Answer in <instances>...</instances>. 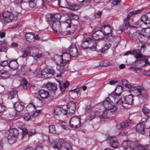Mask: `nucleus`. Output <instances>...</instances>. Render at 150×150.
I'll list each match as a JSON object with an SVG mask.
<instances>
[{
    "mask_svg": "<svg viewBox=\"0 0 150 150\" xmlns=\"http://www.w3.org/2000/svg\"><path fill=\"white\" fill-rule=\"evenodd\" d=\"M88 117L90 118V120L91 121L94 119L96 115V112L93 111L91 110L88 112Z\"/></svg>",
    "mask_w": 150,
    "mask_h": 150,
    "instance_id": "58836bf2",
    "label": "nucleus"
},
{
    "mask_svg": "<svg viewBox=\"0 0 150 150\" xmlns=\"http://www.w3.org/2000/svg\"><path fill=\"white\" fill-rule=\"evenodd\" d=\"M23 131V134H26L28 133V130L25 127H23L21 128Z\"/></svg>",
    "mask_w": 150,
    "mask_h": 150,
    "instance_id": "6e6d98bb",
    "label": "nucleus"
},
{
    "mask_svg": "<svg viewBox=\"0 0 150 150\" xmlns=\"http://www.w3.org/2000/svg\"><path fill=\"white\" fill-rule=\"evenodd\" d=\"M9 67L13 69H16L18 67V63L16 60L10 61L8 64Z\"/></svg>",
    "mask_w": 150,
    "mask_h": 150,
    "instance_id": "b1692460",
    "label": "nucleus"
},
{
    "mask_svg": "<svg viewBox=\"0 0 150 150\" xmlns=\"http://www.w3.org/2000/svg\"><path fill=\"white\" fill-rule=\"evenodd\" d=\"M36 0H30L29 1V6L32 8L36 6Z\"/></svg>",
    "mask_w": 150,
    "mask_h": 150,
    "instance_id": "a18cd8bd",
    "label": "nucleus"
},
{
    "mask_svg": "<svg viewBox=\"0 0 150 150\" xmlns=\"http://www.w3.org/2000/svg\"><path fill=\"white\" fill-rule=\"evenodd\" d=\"M103 105L105 109L110 110L111 112H115L118 108H119V107L117 106L116 104V105H115L108 98L103 101Z\"/></svg>",
    "mask_w": 150,
    "mask_h": 150,
    "instance_id": "39448f33",
    "label": "nucleus"
},
{
    "mask_svg": "<svg viewBox=\"0 0 150 150\" xmlns=\"http://www.w3.org/2000/svg\"><path fill=\"white\" fill-rule=\"evenodd\" d=\"M141 50L139 49H137L136 50H133V52L131 51H128L126 52L125 54L126 55H128L129 54H132L134 56V57L137 59L141 58L143 59V56L142 54L140 53Z\"/></svg>",
    "mask_w": 150,
    "mask_h": 150,
    "instance_id": "ddd939ff",
    "label": "nucleus"
},
{
    "mask_svg": "<svg viewBox=\"0 0 150 150\" xmlns=\"http://www.w3.org/2000/svg\"><path fill=\"white\" fill-rule=\"evenodd\" d=\"M110 137L111 139L110 140L111 142L110 144L112 145V146L113 148H117L119 145V143L117 140L116 139L114 136H110Z\"/></svg>",
    "mask_w": 150,
    "mask_h": 150,
    "instance_id": "6ab92c4d",
    "label": "nucleus"
},
{
    "mask_svg": "<svg viewBox=\"0 0 150 150\" xmlns=\"http://www.w3.org/2000/svg\"><path fill=\"white\" fill-rule=\"evenodd\" d=\"M4 19L8 22H11L12 20H16L17 19V14L15 13L14 14L8 11H5L3 13Z\"/></svg>",
    "mask_w": 150,
    "mask_h": 150,
    "instance_id": "6e6552de",
    "label": "nucleus"
},
{
    "mask_svg": "<svg viewBox=\"0 0 150 150\" xmlns=\"http://www.w3.org/2000/svg\"><path fill=\"white\" fill-rule=\"evenodd\" d=\"M70 20H67L66 22H64L63 23V25L64 26L66 27V28H70L71 25L70 24Z\"/></svg>",
    "mask_w": 150,
    "mask_h": 150,
    "instance_id": "49530a36",
    "label": "nucleus"
},
{
    "mask_svg": "<svg viewBox=\"0 0 150 150\" xmlns=\"http://www.w3.org/2000/svg\"><path fill=\"white\" fill-rule=\"evenodd\" d=\"M122 145L124 147V150H127L128 147H131V142L130 141H124L123 142Z\"/></svg>",
    "mask_w": 150,
    "mask_h": 150,
    "instance_id": "473e14b6",
    "label": "nucleus"
},
{
    "mask_svg": "<svg viewBox=\"0 0 150 150\" xmlns=\"http://www.w3.org/2000/svg\"><path fill=\"white\" fill-rule=\"evenodd\" d=\"M142 36V34L138 32H136L133 33L132 38L134 41L136 42H137L140 41V39Z\"/></svg>",
    "mask_w": 150,
    "mask_h": 150,
    "instance_id": "a211bd4d",
    "label": "nucleus"
},
{
    "mask_svg": "<svg viewBox=\"0 0 150 150\" xmlns=\"http://www.w3.org/2000/svg\"><path fill=\"white\" fill-rule=\"evenodd\" d=\"M69 9L73 10H77L80 8V6L79 5L74 4L69 5Z\"/></svg>",
    "mask_w": 150,
    "mask_h": 150,
    "instance_id": "2f4dec72",
    "label": "nucleus"
},
{
    "mask_svg": "<svg viewBox=\"0 0 150 150\" xmlns=\"http://www.w3.org/2000/svg\"><path fill=\"white\" fill-rule=\"evenodd\" d=\"M122 83L123 85H124L126 88H127L129 89H131L132 86L131 85L128 83L127 81L125 80H123L122 81Z\"/></svg>",
    "mask_w": 150,
    "mask_h": 150,
    "instance_id": "e433bc0d",
    "label": "nucleus"
},
{
    "mask_svg": "<svg viewBox=\"0 0 150 150\" xmlns=\"http://www.w3.org/2000/svg\"><path fill=\"white\" fill-rule=\"evenodd\" d=\"M63 146L67 150H72L70 143L67 142H64L63 144Z\"/></svg>",
    "mask_w": 150,
    "mask_h": 150,
    "instance_id": "37998d69",
    "label": "nucleus"
},
{
    "mask_svg": "<svg viewBox=\"0 0 150 150\" xmlns=\"http://www.w3.org/2000/svg\"><path fill=\"white\" fill-rule=\"evenodd\" d=\"M35 132V130L34 129H31L29 132V135L30 136L34 134Z\"/></svg>",
    "mask_w": 150,
    "mask_h": 150,
    "instance_id": "680f3d73",
    "label": "nucleus"
},
{
    "mask_svg": "<svg viewBox=\"0 0 150 150\" xmlns=\"http://www.w3.org/2000/svg\"><path fill=\"white\" fill-rule=\"evenodd\" d=\"M18 91L16 90H13L9 94L8 98L9 99H12L15 96H16V94Z\"/></svg>",
    "mask_w": 150,
    "mask_h": 150,
    "instance_id": "c9c22d12",
    "label": "nucleus"
},
{
    "mask_svg": "<svg viewBox=\"0 0 150 150\" xmlns=\"http://www.w3.org/2000/svg\"><path fill=\"white\" fill-rule=\"evenodd\" d=\"M62 57V61L60 62V64L58 65L57 67V69L60 71H62L64 69V66L70 59L71 56L69 53L65 52L63 53Z\"/></svg>",
    "mask_w": 150,
    "mask_h": 150,
    "instance_id": "423d86ee",
    "label": "nucleus"
},
{
    "mask_svg": "<svg viewBox=\"0 0 150 150\" xmlns=\"http://www.w3.org/2000/svg\"><path fill=\"white\" fill-rule=\"evenodd\" d=\"M56 97L54 93H51L50 96V98L52 99H56Z\"/></svg>",
    "mask_w": 150,
    "mask_h": 150,
    "instance_id": "052dcab7",
    "label": "nucleus"
},
{
    "mask_svg": "<svg viewBox=\"0 0 150 150\" xmlns=\"http://www.w3.org/2000/svg\"><path fill=\"white\" fill-rule=\"evenodd\" d=\"M40 96L42 99L47 98L49 95V92L44 90H41L39 91Z\"/></svg>",
    "mask_w": 150,
    "mask_h": 150,
    "instance_id": "aec40b11",
    "label": "nucleus"
},
{
    "mask_svg": "<svg viewBox=\"0 0 150 150\" xmlns=\"http://www.w3.org/2000/svg\"><path fill=\"white\" fill-rule=\"evenodd\" d=\"M62 109L59 107H57L54 109V112L56 115L61 114L62 113Z\"/></svg>",
    "mask_w": 150,
    "mask_h": 150,
    "instance_id": "ea45409f",
    "label": "nucleus"
},
{
    "mask_svg": "<svg viewBox=\"0 0 150 150\" xmlns=\"http://www.w3.org/2000/svg\"><path fill=\"white\" fill-rule=\"evenodd\" d=\"M100 65L101 66L106 67L109 65V64L108 62L107 61H105L102 62L100 63Z\"/></svg>",
    "mask_w": 150,
    "mask_h": 150,
    "instance_id": "603ef678",
    "label": "nucleus"
},
{
    "mask_svg": "<svg viewBox=\"0 0 150 150\" xmlns=\"http://www.w3.org/2000/svg\"><path fill=\"white\" fill-rule=\"evenodd\" d=\"M49 132L54 134L56 133V129L55 126L54 125H50L49 127Z\"/></svg>",
    "mask_w": 150,
    "mask_h": 150,
    "instance_id": "79ce46f5",
    "label": "nucleus"
},
{
    "mask_svg": "<svg viewBox=\"0 0 150 150\" xmlns=\"http://www.w3.org/2000/svg\"><path fill=\"white\" fill-rule=\"evenodd\" d=\"M93 0H83L81 3V5L82 6L86 7L90 6L92 1Z\"/></svg>",
    "mask_w": 150,
    "mask_h": 150,
    "instance_id": "c85d7f7f",
    "label": "nucleus"
},
{
    "mask_svg": "<svg viewBox=\"0 0 150 150\" xmlns=\"http://www.w3.org/2000/svg\"><path fill=\"white\" fill-rule=\"evenodd\" d=\"M131 91L134 96L142 99H146L148 97L146 90L143 87L132 85Z\"/></svg>",
    "mask_w": 150,
    "mask_h": 150,
    "instance_id": "f257e3e1",
    "label": "nucleus"
},
{
    "mask_svg": "<svg viewBox=\"0 0 150 150\" xmlns=\"http://www.w3.org/2000/svg\"><path fill=\"white\" fill-rule=\"evenodd\" d=\"M91 106L90 105L86 106L85 108L86 112L88 113L89 112H90L91 110H90L91 109Z\"/></svg>",
    "mask_w": 150,
    "mask_h": 150,
    "instance_id": "4d7b16f0",
    "label": "nucleus"
},
{
    "mask_svg": "<svg viewBox=\"0 0 150 150\" xmlns=\"http://www.w3.org/2000/svg\"><path fill=\"white\" fill-rule=\"evenodd\" d=\"M67 51L72 57H76L79 55L77 48L74 44H71L67 49Z\"/></svg>",
    "mask_w": 150,
    "mask_h": 150,
    "instance_id": "9d476101",
    "label": "nucleus"
},
{
    "mask_svg": "<svg viewBox=\"0 0 150 150\" xmlns=\"http://www.w3.org/2000/svg\"><path fill=\"white\" fill-rule=\"evenodd\" d=\"M121 0H114L113 2V4L114 5H117V4Z\"/></svg>",
    "mask_w": 150,
    "mask_h": 150,
    "instance_id": "69168bd1",
    "label": "nucleus"
},
{
    "mask_svg": "<svg viewBox=\"0 0 150 150\" xmlns=\"http://www.w3.org/2000/svg\"><path fill=\"white\" fill-rule=\"evenodd\" d=\"M148 145H146L144 146L140 145L134 148L133 150H146L148 149Z\"/></svg>",
    "mask_w": 150,
    "mask_h": 150,
    "instance_id": "f704fd0d",
    "label": "nucleus"
},
{
    "mask_svg": "<svg viewBox=\"0 0 150 150\" xmlns=\"http://www.w3.org/2000/svg\"><path fill=\"white\" fill-rule=\"evenodd\" d=\"M6 33L4 32H0V37L1 38H3L5 37Z\"/></svg>",
    "mask_w": 150,
    "mask_h": 150,
    "instance_id": "338daca9",
    "label": "nucleus"
},
{
    "mask_svg": "<svg viewBox=\"0 0 150 150\" xmlns=\"http://www.w3.org/2000/svg\"><path fill=\"white\" fill-rule=\"evenodd\" d=\"M147 119V117H146L142 118L139 123H141L144 125L146 122Z\"/></svg>",
    "mask_w": 150,
    "mask_h": 150,
    "instance_id": "864d4df0",
    "label": "nucleus"
},
{
    "mask_svg": "<svg viewBox=\"0 0 150 150\" xmlns=\"http://www.w3.org/2000/svg\"><path fill=\"white\" fill-rule=\"evenodd\" d=\"M81 120L79 118L77 117H72L69 122L70 126L72 128H76L80 127Z\"/></svg>",
    "mask_w": 150,
    "mask_h": 150,
    "instance_id": "1a4fd4ad",
    "label": "nucleus"
},
{
    "mask_svg": "<svg viewBox=\"0 0 150 150\" xmlns=\"http://www.w3.org/2000/svg\"><path fill=\"white\" fill-rule=\"evenodd\" d=\"M101 31L104 33V35H106V38L108 36L112 35L113 33H110L111 29L110 27L108 26L104 25L101 27Z\"/></svg>",
    "mask_w": 150,
    "mask_h": 150,
    "instance_id": "2eb2a0df",
    "label": "nucleus"
},
{
    "mask_svg": "<svg viewBox=\"0 0 150 150\" xmlns=\"http://www.w3.org/2000/svg\"><path fill=\"white\" fill-rule=\"evenodd\" d=\"M80 46L83 50L89 49L95 51L96 49V43L91 38L88 37L83 40Z\"/></svg>",
    "mask_w": 150,
    "mask_h": 150,
    "instance_id": "f03ea898",
    "label": "nucleus"
},
{
    "mask_svg": "<svg viewBox=\"0 0 150 150\" xmlns=\"http://www.w3.org/2000/svg\"><path fill=\"white\" fill-rule=\"evenodd\" d=\"M148 18V17L145 15H143L141 17V21L143 23H144Z\"/></svg>",
    "mask_w": 150,
    "mask_h": 150,
    "instance_id": "5fc2aeb1",
    "label": "nucleus"
},
{
    "mask_svg": "<svg viewBox=\"0 0 150 150\" xmlns=\"http://www.w3.org/2000/svg\"><path fill=\"white\" fill-rule=\"evenodd\" d=\"M121 123L122 128H126L129 125V123L128 122V121L127 122H122Z\"/></svg>",
    "mask_w": 150,
    "mask_h": 150,
    "instance_id": "3c124183",
    "label": "nucleus"
},
{
    "mask_svg": "<svg viewBox=\"0 0 150 150\" xmlns=\"http://www.w3.org/2000/svg\"><path fill=\"white\" fill-rule=\"evenodd\" d=\"M3 44H1L0 46V52L3 51L4 50H6V45L7 44L6 42H3Z\"/></svg>",
    "mask_w": 150,
    "mask_h": 150,
    "instance_id": "a19ab883",
    "label": "nucleus"
},
{
    "mask_svg": "<svg viewBox=\"0 0 150 150\" xmlns=\"http://www.w3.org/2000/svg\"><path fill=\"white\" fill-rule=\"evenodd\" d=\"M6 137L8 142L11 144L14 143L16 141L19 132L16 129H11L6 133Z\"/></svg>",
    "mask_w": 150,
    "mask_h": 150,
    "instance_id": "7ed1b4c3",
    "label": "nucleus"
},
{
    "mask_svg": "<svg viewBox=\"0 0 150 150\" xmlns=\"http://www.w3.org/2000/svg\"><path fill=\"white\" fill-rule=\"evenodd\" d=\"M30 115L28 114H27L25 115L23 117V119L24 120L28 121L29 120L30 118Z\"/></svg>",
    "mask_w": 150,
    "mask_h": 150,
    "instance_id": "bf43d9fd",
    "label": "nucleus"
},
{
    "mask_svg": "<svg viewBox=\"0 0 150 150\" xmlns=\"http://www.w3.org/2000/svg\"><path fill=\"white\" fill-rule=\"evenodd\" d=\"M122 91V87L120 86H118L116 88L115 92V96L116 98L119 97L121 94Z\"/></svg>",
    "mask_w": 150,
    "mask_h": 150,
    "instance_id": "bb28decb",
    "label": "nucleus"
},
{
    "mask_svg": "<svg viewBox=\"0 0 150 150\" xmlns=\"http://www.w3.org/2000/svg\"><path fill=\"white\" fill-rule=\"evenodd\" d=\"M23 87L24 89H27L30 87V85L25 79H23Z\"/></svg>",
    "mask_w": 150,
    "mask_h": 150,
    "instance_id": "72a5a7b5",
    "label": "nucleus"
},
{
    "mask_svg": "<svg viewBox=\"0 0 150 150\" xmlns=\"http://www.w3.org/2000/svg\"><path fill=\"white\" fill-rule=\"evenodd\" d=\"M129 19H128L127 18L124 20V24L125 26L129 24V21H128Z\"/></svg>",
    "mask_w": 150,
    "mask_h": 150,
    "instance_id": "e2e57ef3",
    "label": "nucleus"
},
{
    "mask_svg": "<svg viewBox=\"0 0 150 150\" xmlns=\"http://www.w3.org/2000/svg\"><path fill=\"white\" fill-rule=\"evenodd\" d=\"M104 36V33L102 32V31L99 30L93 33L92 35V37L91 38L95 41V40H98L103 38Z\"/></svg>",
    "mask_w": 150,
    "mask_h": 150,
    "instance_id": "dca6fc26",
    "label": "nucleus"
},
{
    "mask_svg": "<svg viewBox=\"0 0 150 150\" xmlns=\"http://www.w3.org/2000/svg\"><path fill=\"white\" fill-rule=\"evenodd\" d=\"M142 110L144 114L146 115H148L150 112V110L146 107H143Z\"/></svg>",
    "mask_w": 150,
    "mask_h": 150,
    "instance_id": "c03bdc74",
    "label": "nucleus"
},
{
    "mask_svg": "<svg viewBox=\"0 0 150 150\" xmlns=\"http://www.w3.org/2000/svg\"><path fill=\"white\" fill-rule=\"evenodd\" d=\"M67 107L68 113H73L76 110V104L72 101H71L67 104Z\"/></svg>",
    "mask_w": 150,
    "mask_h": 150,
    "instance_id": "4468645a",
    "label": "nucleus"
},
{
    "mask_svg": "<svg viewBox=\"0 0 150 150\" xmlns=\"http://www.w3.org/2000/svg\"><path fill=\"white\" fill-rule=\"evenodd\" d=\"M106 38L109 40L112 39V40L116 45H117L121 40V38L120 36L114 35L113 34L112 35L108 36Z\"/></svg>",
    "mask_w": 150,
    "mask_h": 150,
    "instance_id": "f3484780",
    "label": "nucleus"
},
{
    "mask_svg": "<svg viewBox=\"0 0 150 150\" xmlns=\"http://www.w3.org/2000/svg\"><path fill=\"white\" fill-rule=\"evenodd\" d=\"M140 60H142L143 61H144L146 64H148V59H145V57L143 56V59L141 58Z\"/></svg>",
    "mask_w": 150,
    "mask_h": 150,
    "instance_id": "0e129e2a",
    "label": "nucleus"
},
{
    "mask_svg": "<svg viewBox=\"0 0 150 150\" xmlns=\"http://www.w3.org/2000/svg\"><path fill=\"white\" fill-rule=\"evenodd\" d=\"M53 59L57 64H58L59 62L60 63V62L62 61V55L60 56L58 55H55L54 56Z\"/></svg>",
    "mask_w": 150,
    "mask_h": 150,
    "instance_id": "cd10ccee",
    "label": "nucleus"
},
{
    "mask_svg": "<svg viewBox=\"0 0 150 150\" xmlns=\"http://www.w3.org/2000/svg\"><path fill=\"white\" fill-rule=\"evenodd\" d=\"M109 47H110L109 45L106 44L103 48L99 50V52L101 53L104 54L107 52Z\"/></svg>",
    "mask_w": 150,
    "mask_h": 150,
    "instance_id": "7c9ffc66",
    "label": "nucleus"
},
{
    "mask_svg": "<svg viewBox=\"0 0 150 150\" xmlns=\"http://www.w3.org/2000/svg\"><path fill=\"white\" fill-rule=\"evenodd\" d=\"M133 103V97L132 95H129L125 96H123L121 99H119L116 102V104L119 108L121 109L122 107L124 108V105L127 104L131 105Z\"/></svg>",
    "mask_w": 150,
    "mask_h": 150,
    "instance_id": "20e7f679",
    "label": "nucleus"
},
{
    "mask_svg": "<svg viewBox=\"0 0 150 150\" xmlns=\"http://www.w3.org/2000/svg\"><path fill=\"white\" fill-rule=\"evenodd\" d=\"M0 74L1 75V77L3 79L7 78L10 76V74L6 70H4L1 71Z\"/></svg>",
    "mask_w": 150,
    "mask_h": 150,
    "instance_id": "c756f323",
    "label": "nucleus"
},
{
    "mask_svg": "<svg viewBox=\"0 0 150 150\" xmlns=\"http://www.w3.org/2000/svg\"><path fill=\"white\" fill-rule=\"evenodd\" d=\"M14 107L15 110L17 112L22 111L24 108V106L19 102H16L15 103Z\"/></svg>",
    "mask_w": 150,
    "mask_h": 150,
    "instance_id": "5701e85b",
    "label": "nucleus"
},
{
    "mask_svg": "<svg viewBox=\"0 0 150 150\" xmlns=\"http://www.w3.org/2000/svg\"><path fill=\"white\" fill-rule=\"evenodd\" d=\"M30 54V51L25 50L23 51V55L22 57H25L28 55H29Z\"/></svg>",
    "mask_w": 150,
    "mask_h": 150,
    "instance_id": "8fccbe9b",
    "label": "nucleus"
},
{
    "mask_svg": "<svg viewBox=\"0 0 150 150\" xmlns=\"http://www.w3.org/2000/svg\"><path fill=\"white\" fill-rule=\"evenodd\" d=\"M26 40L27 41L32 42L34 41L35 35L32 33H27L25 36Z\"/></svg>",
    "mask_w": 150,
    "mask_h": 150,
    "instance_id": "412c9836",
    "label": "nucleus"
},
{
    "mask_svg": "<svg viewBox=\"0 0 150 150\" xmlns=\"http://www.w3.org/2000/svg\"><path fill=\"white\" fill-rule=\"evenodd\" d=\"M54 73L53 70L51 69H46L41 71V75L45 78H49L54 75Z\"/></svg>",
    "mask_w": 150,
    "mask_h": 150,
    "instance_id": "9b49d317",
    "label": "nucleus"
},
{
    "mask_svg": "<svg viewBox=\"0 0 150 150\" xmlns=\"http://www.w3.org/2000/svg\"><path fill=\"white\" fill-rule=\"evenodd\" d=\"M52 27L54 32L60 33L62 31L60 22L58 20L55 21L53 22Z\"/></svg>",
    "mask_w": 150,
    "mask_h": 150,
    "instance_id": "f8f14e48",
    "label": "nucleus"
},
{
    "mask_svg": "<svg viewBox=\"0 0 150 150\" xmlns=\"http://www.w3.org/2000/svg\"><path fill=\"white\" fill-rule=\"evenodd\" d=\"M62 147L61 144L59 142H55L53 146V150H59Z\"/></svg>",
    "mask_w": 150,
    "mask_h": 150,
    "instance_id": "4c0bfd02",
    "label": "nucleus"
},
{
    "mask_svg": "<svg viewBox=\"0 0 150 150\" xmlns=\"http://www.w3.org/2000/svg\"><path fill=\"white\" fill-rule=\"evenodd\" d=\"M136 130L137 132L143 134L144 132V125L141 123L138 124L136 127Z\"/></svg>",
    "mask_w": 150,
    "mask_h": 150,
    "instance_id": "4be33fe9",
    "label": "nucleus"
},
{
    "mask_svg": "<svg viewBox=\"0 0 150 150\" xmlns=\"http://www.w3.org/2000/svg\"><path fill=\"white\" fill-rule=\"evenodd\" d=\"M27 110L29 113H31V116L35 117L38 116L40 113V110H37L36 107L32 104L28 105L26 107Z\"/></svg>",
    "mask_w": 150,
    "mask_h": 150,
    "instance_id": "0eeeda50",
    "label": "nucleus"
},
{
    "mask_svg": "<svg viewBox=\"0 0 150 150\" xmlns=\"http://www.w3.org/2000/svg\"><path fill=\"white\" fill-rule=\"evenodd\" d=\"M47 88L50 90L53 91L57 89V85L54 83L49 82L46 85Z\"/></svg>",
    "mask_w": 150,
    "mask_h": 150,
    "instance_id": "393cba45",
    "label": "nucleus"
},
{
    "mask_svg": "<svg viewBox=\"0 0 150 150\" xmlns=\"http://www.w3.org/2000/svg\"><path fill=\"white\" fill-rule=\"evenodd\" d=\"M33 57L39 58L44 57V54L42 53H36L33 54Z\"/></svg>",
    "mask_w": 150,
    "mask_h": 150,
    "instance_id": "de8ad7c7",
    "label": "nucleus"
},
{
    "mask_svg": "<svg viewBox=\"0 0 150 150\" xmlns=\"http://www.w3.org/2000/svg\"><path fill=\"white\" fill-rule=\"evenodd\" d=\"M8 63V61L7 60L0 61V66L2 67H5L7 65Z\"/></svg>",
    "mask_w": 150,
    "mask_h": 150,
    "instance_id": "09e8293b",
    "label": "nucleus"
},
{
    "mask_svg": "<svg viewBox=\"0 0 150 150\" xmlns=\"http://www.w3.org/2000/svg\"><path fill=\"white\" fill-rule=\"evenodd\" d=\"M11 46L12 47H17L18 46V44L16 42H13L11 44Z\"/></svg>",
    "mask_w": 150,
    "mask_h": 150,
    "instance_id": "774afa93",
    "label": "nucleus"
},
{
    "mask_svg": "<svg viewBox=\"0 0 150 150\" xmlns=\"http://www.w3.org/2000/svg\"><path fill=\"white\" fill-rule=\"evenodd\" d=\"M142 36L150 37V28H147L143 29L142 31Z\"/></svg>",
    "mask_w": 150,
    "mask_h": 150,
    "instance_id": "a878e982",
    "label": "nucleus"
},
{
    "mask_svg": "<svg viewBox=\"0 0 150 150\" xmlns=\"http://www.w3.org/2000/svg\"><path fill=\"white\" fill-rule=\"evenodd\" d=\"M6 107L5 106L0 105V113L4 111L5 110Z\"/></svg>",
    "mask_w": 150,
    "mask_h": 150,
    "instance_id": "13d9d810",
    "label": "nucleus"
}]
</instances>
